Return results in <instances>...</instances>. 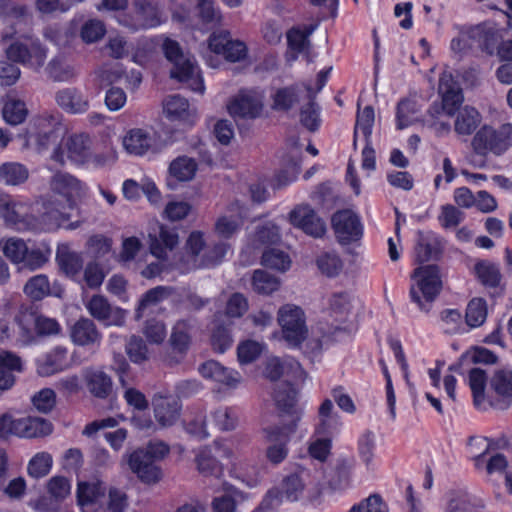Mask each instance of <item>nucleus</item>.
<instances>
[{
    "label": "nucleus",
    "instance_id": "4",
    "mask_svg": "<svg viewBox=\"0 0 512 512\" xmlns=\"http://www.w3.org/2000/svg\"><path fill=\"white\" fill-rule=\"evenodd\" d=\"M412 279L414 283L410 288L411 300L421 311L429 312L442 289L439 267L434 264L420 266L414 269Z\"/></svg>",
    "mask_w": 512,
    "mask_h": 512
},
{
    "label": "nucleus",
    "instance_id": "35",
    "mask_svg": "<svg viewBox=\"0 0 512 512\" xmlns=\"http://www.w3.org/2000/svg\"><path fill=\"white\" fill-rule=\"evenodd\" d=\"M6 55L8 60L21 64L29 62L33 57L40 61L45 57L44 51L39 46L31 45V47H29L20 42L12 43L6 49Z\"/></svg>",
    "mask_w": 512,
    "mask_h": 512
},
{
    "label": "nucleus",
    "instance_id": "53",
    "mask_svg": "<svg viewBox=\"0 0 512 512\" xmlns=\"http://www.w3.org/2000/svg\"><path fill=\"white\" fill-rule=\"evenodd\" d=\"M42 219L43 222L47 223L51 228L64 227L70 230L78 228L83 222L81 219H77L74 222H69L71 215L62 212L59 209H52L51 211L46 212L43 214Z\"/></svg>",
    "mask_w": 512,
    "mask_h": 512
},
{
    "label": "nucleus",
    "instance_id": "8",
    "mask_svg": "<svg viewBox=\"0 0 512 512\" xmlns=\"http://www.w3.org/2000/svg\"><path fill=\"white\" fill-rule=\"evenodd\" d=\"M162 23L161 12L151 0H136L134 15L125 16L121 24L131 31H139L159 26Z\"/></svg>",
    "mask_w": 512,
    "mask_h": 512
},
{
    "label": "nucleus",
    "instance_id": "7",
    "mask_svg": "<svg viewBox=\"0 0 512 512\" xmlns=\"http://www.w3.org/2000/svg\"><path fill=\"white\" fill-rule=\"evenodd\" d=\"M51 193L58 197L59 202L70 209L77 206V201L86 195L87 186L76 176L58 171L49 180Z\"/></svg>",
    "mask_w": 512,
    "mask_h": 512
},
{
    "label": "nucleus",
    "instance_id": "2",
    "mask_svg": "<svg viewBox=\"0 0 512 512\" xmlns=\"http://www.w3.org/2000/svg\"><path fill=\"white\" fill-rule=\"evenodd\" d=\"M170 452V447L163 441H149L143 447L133 451L128 457V465L133 473L146 484H155L162 478V471L156 464Z\"/></svg>",
    "mask_w": 512,
    "mask_h": 512
},
{
    "label": "nucleus",
    "instance_id": "1",
    "mask_svg": "<svg viewBox=\"0 0 512 512\" xmlns=\"http://www.w3.org/2000/svg\"><path fill=\"white\" fill-rule=\"evenodd\" d=\"M0 248L12 263L22 265L31 271L40 269L50 259L52 250L46 241H28L19 237L0 240Z\"/></svg>",
    "mask_w": 512,
    "mask_h": 512
},
{
    "label": "nucleus",
    "instance_id": "56",
    "mask_svg": "<svg viewBox=\"0 0 512 512\" xmlns=\"http://www.w3.org/2000/svg\"><path fill=\"white\" fill-rule=\"evenodd\" d=\"M52 466V456L47 452L37 453L28 464V474L33 478L46 476Z\"/></svg>",
    "mask_w": 512,
    "mask_h": 512
},
{
    "label": "nucleus",
    "instance_id": "28",
    "mask_svg": "<svg viewBox=\"0 0 512 512\" xmlns=\"http://www.w3.org/2000/svg\"><path fill=\"white\" fill-rule=\"evenodd\" d=\"M473 36L478 38L482 50L491 56L496 53L502 41V35L494 24L484 23L478 25L473 30Z\"/></svg>",
    "mask_w": 512,
    "mask_h": 512
},
{
    "label": "nucleus",
    "instance_id": "5",
    "mask_svg": "<svg viewBox=\"0 0 512 512\" xmlns=\"http://www.w3.org/2000/svg\"><path fill=\"white\" fill-rule=\"evenodd\" d=\"M471 145L478 155L485 156L489 152L501 155L512 145V124H503L498 129L483 126L474 135Z\"/></svg>",
    "mask_w": 512,
    "mask_h": 512
},
{
    "label": "nucleus",
    "instance_id": "54",
    "mask_svg": "<svg viewBox=\"0 0 512 512\" xmlns=\"http://www.w3.org/2000/svg\"><path fill=\"white\" fill-rule=\"evenodd\" d=\"M316 264L321 273L327 277H335L343 269V262L340 257L331 252L321 254L317 258Z\"/></svg>",
    "mask_w": 512,
    "mask_h": 512
},
{
    "label": "nucleus",
    "instance_id": "64",
    "mask_svg": "<svg viewBox=\"0 0 512 512\" xmlns=\"http://www.w3.org/2000/svg\"><path fill=\"white\" fill-rule=\"evenodd\" d=\"M478 507L466 495H456L448 501L445 512H477Z\"/></svg>",
    "mask_w": 512,
    "mask_h": 512
},
{
    "label": "nucleus",
    "instance_id": "13",
    "mask_svg": "<svg viewBox=\"0 0 512 512\" xmlns=\"http://www.w3.org/2000/svg\"><path fill=\"white\" fill-rule=\"evenodd\" d=\"M289 218L294 227L312 237L320 238L326 232L325 222L309 205L297 206L290 212Z\"/></svg>",
    "mask_w": 512,
    "mask_h": 512
},
{
    "label": "nucleus",
    "instance_id": "47",
    "mask_svg": "<svg viewBox=\"0 0 512 512\" xmlns=\"http://www.w3.org/2000/svg\"><path fill=\"white\" fill-rule=\"evenodd\" d=\"M374 121L375 114L372 106H366L362 111L358 110L354 129V147H356L357 144V135L359 131L362 132L366 142L370 141Z\"/></svg>",
    "mask_w": 512,
    "mask_h": 512
},
{
    "label": "nucleus",
    "instance_id": "58",
    "mask_svg": "<svg viewBox=\"0 0 512 512\" xmlns=\"http://www.w3.org/2000/svg\"><path fill=\"white\" fill-rule=\"evenodd\" d=\"M199 372L204 378L218 383L217 387L213 389V392L220 394L224 381V367L217 361L209 360L200 366Z\"/></svg>",
    "mask_w": 512,
    "mask_h": 512
},
{
    "label": "nucleus",
    "instance_id": "11",
    "mask_svg": "<svg viewBox=\"0 0 512 512\" xmlns=\"http://www.w3.org/2000/svg\"><path fill=\"white\" fill-rule=\"evenodd\" d=\"M90 315L106 326H123L125 310L112 306L102 295H94L86 305Z\"/></svg>",
    "mask_w": 512,
    "mask_h": 512
},
{
    "label": "nucleus",
    "instance_id": "63",
    "mask_svg": "<svg viewBox=\"0 0 512 512\" xmlns=\"http://www.w3.org/2000/svg\"><path fill=\"white\" fill-rule=\"evenodd\" d=\"M105 34L104 24L100 20L91 19L85 22L81 28V38L86 43H94Z\"/></svg>",
    "mask_w": 512,
    "mask_h": 512
},
{
    "label": "nucleus",
    "instance_id": "61",
    "mask_svg": "<svg viewBox=\"0 0 512 512\" xmlns=\"http://www.w3.org/2000/svg\"><path fill=\"white\" fill-rule=\"evenodd\" d=\"M247 56V45L241 40L231 39L230 32L226 30V62H241Z\"/></svg>",
    "mask_w": 512,
    "mask_h": 512
},
{
    "label": "nucleus",
    "instance_id": "25",
    "mask_svg": "<svg viewBox=\"0 0 512 512\" xmlns=\"http://www.w3.org/2000/svg\"><path fill=\"white\" fill-rule=\"evenodd\" d=\"M88 391L96 398L105 399L112 391V379L102 370L89 369L84 375Z\"/></svg>",
    "mask_w": 512,
    "mask_h": 512
},
{
    "label": "nucleus",
    "instance_id": "12",
    "mask_svg": "<svg viewBox=\"0 0 512 512\" xmlns=\"http://www.w3.org/2000/svg\"><path fill=\"white\" fill-rule=\"evenodd\" d=\"M205 241L203 234L200 231H193L189 235L185 243L186 252L193 257V264L191 268L196 269L200 267L213 266L220 263V259L224 253L222 246H215L212 251L206 252L202 259L198 261V256L205 248Z\"/></svg>",
    "mask_w": 512,
    "mask_h": 512
},
{
    "label": "nucleus",
    "instance_id": "30",
    "mask_svg": "<svg viewBox=\"0 0 512 512\" xmlns=\"http://www.w3.org/2000/svg\"><path fill=\"white\" fill-rule=\"evenodd\" d=\"M18 437L35 438L49 435L52 432V424L40 417H24L18 419Z\"/></svg>",
    "mask_w": 512,
    "mask_h": 512
},
{
    "label": "nucleus",
    "instance_id": "52",
    "mask_svg": "<svg viewBox=\"0 0 512 512\" xmlns=\"http://www.w3.org/2000/svg\"><path fill=\"white\" fill-rule=\"evenodd\" d=\"M105 490L101 483L81 482L77 488V500L81 506L95 503L100 497H103Z\"/></svg>",
    "mask_w": 512,
    "mask_h": 512
},
{
    "label": "nucleus",
    "instance_id": "29",
    "mask_svg": "<svg viewBox=\"0 0 512 512\" xmlns=\"http://www.w3.org/2000/svg\"><path fill=\"white\" fill-rule=\"evenodd\" d=\"M439 92L442 94V109L453 115L463 102L462 89L452 80L441 78Z\"/></svg>",
    "mask_w": 512,
    "mask_h": 512
},
{
    "label": "nucleus",
    "instance_id": "38",
    "mask_svg": "<svg viewBox=\"0 0 512 512\" xmlns=\"http://www.w3.org/2000/svg\"><path fill=\"white\" fill-rule=\"evenodd\" d=\"M207 51L204 57L208 65L212 68H218L224 59V34L222 31L213 32L208 40Z\"/></svg>",
    "mask_w": 512,
    "mask_h": 512
},
{
    "label": "nucleus",
    "instance_id": "14",
    "mask_svg": "<svg viewBox=\"0 0 512 512\" xmlns=\"http://www.w3.org/2000/svg\"><path fill=\"white\" fill-rule=\"evenodd\" d=\"M264 431L269 442L266 456L271 463L279 464L284 461L288 455L287 444L293 432H289L288 426L267 428Z\"/></svg>",
    "mask_w": 512,
    "mask_h": 512
},
{
    "label": "nucleus",
    "instance_id": "19",
    "mask_svg": "<svg viewBox=\"0 0 512 512\" xmlns=\"http://www.w3.org/2000/svg\"><path fill=\"white\" fill-rule=\"evenodd\" d=\"M91 146V138L84 133L70 135L64 143L67 158L76 165L90 162Z\"/></svg>",
    "mask_w": 512,
    "mask_h": 512
},
{
    "label": "nucleus",
    "instance_id": "41",
    "mask_svg": "<svg viewBox=\"0 0 512 512\" xmlns=\"http://www.w3.org/2000/svg\"><path fill=\"white\" fill-rule=\"evenodd\" d=\"M475 272L479 281L489 288H496L499 286L502 275L498 265L489 261H481L475 265Z\"/></svg>",
    "mask_w": 512,
    "mask_h": 512
},
{
    "label": "nucleus",
    "instance_id": "23",
    "mask_svg": "<svg viewBox=\"0 0 512 512\" xmlns=\"http://www.w3.org/2000/svg\"><path fill=\"white\" fill-rule=\"evenodd\" d=\"M70 337L76 345L90 346L100 343L102 335L93 320L82 317L71 327Z\"/></svg>",
    "mask_w": 512,
    "mask_h": 512
},
{
    "label": "nucleus",
    "instance_id": "17",
    "mask_svg": "<svg viewBox=\"0 0 512 512\" xmlns=\"http://www.w3.org/2000/svg\"><path fill=\"white\" fill-rule=\"evenodd\" d=\"M226 108L233 116L254 119L260 116L263 105L254 92L243 91Z\"/></svg>",
    "mask_w": 512,
    "mask_h": 512
},
{
    "label": "nucleus",
    "instance_id": "21",
    "mask_svg": "<svg viewBox=\"0 0 512 512\" xmlns=\"http://www.w3.org/2000/svg\"><path fill=\"white\" fill-rule=\"evenodd\" d=\"M175 293L171 286H157L146 291L139 300L135 309V320L139 321L145 316L153 313L154 308L163 300L168 299Z\"/></svg>",
    "mask_w": 512,
    "mask_h": 512
},
{
    "label": "nucleus",
    "instance_id": "57",
    "mask_svg": "<svg viewBox=\"0 0 512 512\" xmlns=\"http://www.w3.org/2000/svg\"><path fill=\"white\" fill-rule=\"evenodd\" d=\"M253 241L256 246L276 244L280 241L279 228L275 224L267 222L257 227Z\"/></svg>",
    "mask_w": 512,
    "mask_h": 512
},
{
    "label": "nucleus",
    "instance_id": "43",
    "mask_svg": "<svg viewBox=\"0 0 512 512\" xmlns=\"http://www.w3.org/2000/svg\"><path fill=\"white\" fill-rule=\"evenodd\" d=\"M487 384L486 372L480 368H472L469 371V386L473 395V402L477 408H481L485 401V388Z\"/></svg>",
    "mask_w": 512,
    "mask_h": 512
},
{
    "label": "nucleus",
    "instance_id": "62",
    "mask_svg": "<svg viewBox=\"0 0 512 512\" xmlns=\"http://www.w3.org/2000/svg\"><path fill=\"white\" fill-rule=\"evenodd\" d=\"M211 341L214 349L218 352H224V314L217 311L210 323Z\"/></svg>",
    "mask_w": 512,
    "mask_h": 512
},
{
    "label": "nucleus",
    "instance_id": "3",
    "mask_svg": "<svg viewBox=\"0 0 512 512\" xmlns=\"http://www.w3.org/2000/svg\"><path fill=\"white\" fill-rule=\"evenodd\" d=\"M162 49L167 60L173 64L171 78L186 83L194 92L203 93L204 83L195 59L184 54L179 43L170 38L164 40Z\"/></svg>",
    "mask_w": 512,
    "mask_h": 512
},
{
    "label": "nucleus",
    "instance_id": "20",
    "mask_svg": "<svg viewBox=\"0 0 512 512\" xmlns=\"http://www.w3.org/2000/svg\"><path fill=\"white\" fill-rule=\"evenodd\" d=\"M55 101L61 109L70 114H83L89 110L88 97L73 87L57 91Z\"/></svg>",
    "mask_w": 512,
    "mask_h": 512
},
{
    "label": "nucleus",
    "instance_id": "40",
    "mask_svg": "<svg viewBox=\"0 0 512 512\" xmlns=\"http://www.w3.org/2000/svg\"><path fill=\"white\" fill-rule=\"evenodd\" d=\"M164 111L172 120H188L191 115L188 101L180 95H170L164 101Z\"/></svg>",
    "mask_w": 512,
    "mask_h": 512
},
{
    "label": "nucleus",
    "instance_id": "36",
    "mask_svg": "<svg viewBox=\"0 0 512 512\" xmlns=\"http://www.w3.org/2000/svg\"><path fill=\"white\" fill-rule=\"evenodd\" d=\"M351 464L346 459L337 460L328 474V486L332 491L344 490L350 483Z\"/></svg>",
    "mask_w": 512,
    "mask_h": 512
},
{
    "label": "nucleus",
    "instance_id": "34",
    "mask_svg": "<svg viewBox=\"0 0 512 512\" xmlns=\"http://www.w3.org/2000/svg\"><path fill=\"white\" fill-rule=\"evenodd\" d=\"M180 406L173 398H159L154 403L155 418L163 427L173 425L179 418Z\"/></svg>",
    "mask_w": 512,
    "mask_h": 512
},
{
    "label": "nucleus",
    "instance_id": "26",
    "mask_svg": "<svg viewBox=\"0 0 512 512\" xmlns=\"http://www.w3.org/2000/svg\"><path fill=\"white\" fill-rule=\"evenodd\" d=\"M307 103L300 108V123L310 132H315L321 124L320 107L316 103V93L311 86H306Z\"/></svg>",
    "mask_w": 512,
    "mask_h": 512
},
{
    "label": "nucleus",
    "instance_id": "18",
    "mask_svg": "<svg viewBox=\"0 0 512 512\" xmlns=\"http://www.w3.org/2000/svg\"><path fill=\"white\" fill-rule=\"evenodd\" d=\"M192 327L191 320H179L174 325L169 343L175 356L169 358L170 363H179L184 358L190 347L191 337L189 330Z\"/></svg>",
    "mask_w": 512,
    "mask_h": 512
},
{
    "label": "nucleus",
    "instance_id": "31",
    "mask_svg": "<svg viewBox=\"0 0 512 512\" xmlns=\"http://www.w3.org/2000/svg\"><path fill=\"white\" fill-rule=\"evenodd\" d=\"M56 261L60 270L68 277L79 275L83 267L82 257L67 245H60L56 252Z\"/></svg>",
    "mask_w": 512,
    "mask_h": 512
},
{
    "label": "nucleus",
    "instance_id": "6",
    "mask_svg": "<svg viewBox=\"0 0 512 512\" xmlns=\"http://www.w3.org/2000/svg\"><path fill=\"white\" fill-rule=\"evenodd\" d=\"M277 320L282 329V337L288 346L300 347L308 336V327L302 308L294 304H285L278 310Z\"/></svg>",
    "mask_w": 512,
    "mask_h": 512
},
{
    "label": "nucleus",
    "instance_id": "24",
    "mask_svg": "<svg viewBox=\"0 0 512 512\" xmlns=\"http://www.w3.org/2000/svg\"><path fill=\"white\" fill-rule=\"evenodd\" d=\"M150 236V251L158 259H165L167 250L177 246L179 238L177 232L169 227L160 226L157 235Z\"/></svg>",
    "mask_w": 512,
    "mask_h": 512
},
{
    "label": "nucleus",
    "instance_id": "50",
    "mask_svg": "<svg viewBox=\"0 0 512 512\" xmlns=\"http://www.w3.org/2000/svg\"><path fill=\"white\" fill-rule=\"evenodd\" d=\"M300 170L301 166L297 160L288 159L284 168L275 174L272 187L274 189H281L292 183L298 177Z\"/></svg>",
    "mask_w": 512,
    "mask_h": 512
},
{
    "label": "nucleus",
    "instance_id": "15",
    "mask_svg": "<svg viewBox=\"0 0 512 512\" xmlns=\"http://www.w3.org/2000/svg\"><path fill=\"white\" fill-rule=\"evenodd\" d=\"M56 120L52 116H41L35 118L28 128L30 139H33L39 153L57 140L55 130Z\"/></svg>",
    "mask_w": 512,
    "mask_h": 512
},
{
    "label": "nucleus",
    "instance_id": "51",
    "mask_svg": "<svg viewBox=\"0 0 512 512\" xmlns=\"http://www.w3.org/2000/svg\"><path fill=\"white\" fill-rule=\"evenodd\" d=\"M198 470L204 476H214L220 478L222 474V466L211 453L210 449H203L196 457Z\"/></svg>",
    "mask_w": 512,
    "mask_h": 512
},
{
    "label": "nucleus",
    "instance_id": "60",
    "mask_svg": "<svg viewBox=\"0 0 512 512\" xmlns=\"http://www.w3.org/2000/svg\"><path fill=\"white\" fill-rule=\"evenodd\" d=\"M126 353L134 363H142L148 359V348L145 341L136 335H132L126 343Z\"/></svg>",
    "mask_w": 512,
    "mask_h": 512
},
{
    "label": "nucleus",
    "instance_id": "45",
    "mask_svg": "<svg viewBox=\"0 0 512 512\" xmlns=\"http://www.w3.org/2000/svg\"><path fill=\"white\" fill-rule=\"evenodd\" d=\"M4 120L10 125H18L25 121L28 110L23 101L8 98L2 110Z\"/></svg>",
    "mask_w": 512,
    "mask_h": 512
},
{
    "label": "nucleus",
    "instance_id": "44",
    "mask_svg": "<svg viewBox=\"0 0 512 512\" xmlns=\"http://www.w3.org/2000/svg\"><path fill=\"white\" fill-rule=\"evenodd\" d=\"M24 293L34 301H40L51 294L48 277L44 274H38L31 277L23 288Z\"/></svg>",
    "mask_w": 512,
    "mask_h": 512
},
{
    "label": "nucleus",
    "instance_id": "9",
    "mask_svg": "<svg viewBox=\"0 0 512 512\" xmlns=\"http://www.w3.org/2000/svg\"><path fill=\"white\" fill-rule=\"evenodd\" d=\"M296 396L295 388L288 382L278 384L274 392V401L281 416L290 418L288 423L283 424V426L289 427V432H295L297 423L302 416V410L296 405Z\"/></svg>",
    "mask_w": 512,
    "mask_h": 512
},
{
    "label": "nucleus",
    "instance_id": "39",
    "mask_svg": "<svg viewBox=\"0 0 512 512\" xmlns=\"http://www.w3.org/2000/svg\"><path fill=\"white\" fill-rule=\"evenodd\" d=\"M300 89L298 85H291L277 89L273 95V109L277 111H289L299 102Z\"/></svg>",
    "mask_w": 512,
    "mask_h": 512
},
{
    "label": "nucleus",
    "instance_id": "37",
    "mask_svg": "<svg viewBox=\"0 0 512 512\" xmlns=\"http://www.w3.org/2000/svg\"><path fill=\"white\" fill-rule=\"evenodd\" d=\"M226 458L230 459V476L241 481L248 487L256 485V479L253 477L255 468L242 460H239L231 452L226 450Z\"/></svg>",
    "mask_w": 512,
    "mask_h": 512
},
{
    "label": "nucleus",
    "instance_id": "59",
    "mask_svg": "<svg viewBox=\"0 0 512 512\" xmlns=\"http://www.w3.org/2000/svg\"><path fill=\"white\" fill-rule=\"evenodd\" d=\"M304 484L297 474L288 475L283 479L282 487L279 489L282 492V500L297 501L302 494Z\"/></svg>",
    "mask_w": 512,
    "mask_h": 512
},
{
    "label": "nucleus",
    "instance_id": "10",
    "mask_svg": "<svg viewBox=\"0 0 512 512\" xmlns=\"http://www.w3.org/2000/svg\"><path fill=\"white\" fill-rule=\"evenodd\" d=\"M331 221L335 235L342 245L357 241L362 236L360 220L351 210L337 211Z\"/></svg>",
    "mask_w": 512,
    "mask_h": 512
},
{
    "label": "nucleus",
    "instance_id": "16",
    "mask_svg": "<svg viewBox=\"0 0 512 512\" xmlns=\"http://www.w3.org/2000/svg\"><path fill=\"white\" fill-rule=\"evenodd\" d=\"M0 215L6 225L19 231L29 229L33 223L32 218L27 215L26 206L8 198L0 199Z\"/></svg>",
    "mask_w": 512,
    "mask_h": 512
},
{
    "label": "nucleus",
    "instance_id": "46",
    "mask_svg": "<svg viewBox=\"0 0 512 512\" xmlns=\"http://www.w3.org/2000/svg\"><path fill=\"white\" fill-rule=\"evenodd\" d=\"M197 170V164L192 158L178 157L169 166L170 174L179 181L191 180Z\"/></svg>",
    "mask_w": 512,
    "mask_h": 512
},
{
    "label": "nucleus",
    "instance_id": "48",
    "mask_svg": "<svg viewBox=\"0 0 512 512\" xmlns=\"http://www.w3.org/2000/svg\"><path fill=\"white\" fill-rule=\"evenodd\" d=\"M261 263L267 268L285 272L291 266V259L284 251L271 248L264 251Z\"/></svg>",
    "mask_w": 512,
    "mask_h": 512
},
{
    "label": "nucleus",
    "instance_id": "22",
    "mask_svg": "<svg viewBox=\"0 0 512 512\" xmlns=\"http://www.w3.org/2000/svg\"><path fill=\"white\" fill-rule=\"evenodd\" d=\"M123 145L130 154L144 155L155 147L154 134L142 128L131 129L125 135Z\"/></svg>",
    "mask_w": 512,
    "mask_h": 512
},
{
    "label": "nucleus",
    "instance_id": "55",
    "mask_svg": "<svg viewBox=\"0 0 512 512\" xmlns=\"http://www.w3.org/2000/svg\"><path fill=\"white\" fill-rule=\"evenodd\" d=\"M418 112L417 104L411 99H402L397 105V128L402 130L412 124L414 115Z\"/></svg>",
    "mask_w": 512,
    "mask_h": 512
},
{
    "label": "nucleus",
    "instance_id": "49",
    "mask_svg": "<svg viewBox=\"0 0 512 512\" xmlns=\"http://www.w3.org/2000/svg\"><path fill=\"white\" fill-rule=\"evenodd\" d=\"M279 279L264 270H255L252 277L253 289L259 294H271L278 290Z\"/></svg>",
    "mask_w": 512,
    "mask_h": 512
},
{
    "label": "nucleus",
    "instance_id": "32",
    "mask_svg": "<svg viewBox=\"0 0 512 512\" xmlns=\"http://www.w3.org/2000/svg\"><path fill=\"white\" fill-rule=\"evenodd\" d=\"M29 169L26 165L10 161L0 165V183L6 186H19L29 179Z\"/></svg>",
    "mask_w": 512,
    "mask_h": 512
},
{
    "label": "nucleus",
    "instance_id": "33",
    "mask_svg": "<svg viewBox=\"0 0 512 512\" xmlns=\"http://www.w3.org/2000/svg\"><path fill=\"white\" fill-rule=\"evenodd\" d=\"M490 387L501 399L505 407L512 403V371L500 369L490 379Z\"/></svg>",
    "mask_w": 512,
    "mask_h": 512
},
{
    "label": "nucleus",
    "instance_id": "42",
    "mask_svg": "<svg viewBox=\"0 0 512 512\" xmlns=\"http://www.w3.org/2000/svg\"><path fill=\"white\" fill-rule=\"evenodd\" d=\"M487 303L483 298H473L469 301L466 313L465 322L471 328L480 327L487 318Z\"/></svg>",
    "mask_w": 512,
    "mask_h": 512
},
{
    "label": "nucleus",
    "instance_id": "27",
    "mask_svg": "<svg viewBox=\"0 0 512 512\" xmlns=\"http://www.w3.org/2000/svg\"><path fill=\"white\" fill-rule=\"evenodd\" d=\"M481 114L474 107L465 106L458 110L454 121V131L459 136H470L478 128Z\"/></svg>",
    "mask_w": 512,
    "mask_h": 512
}]
</instances>
